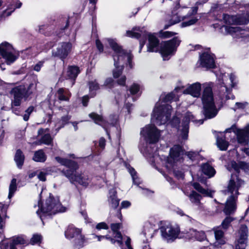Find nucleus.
Masks as SVG:
<instances>
[{
    "label": "nucleus",
    "instance_id": "nucleus-34",
    "mask_svg": "<svg viewBox=\"0 0 249 249\" xmlns=\"http://www.w3.org/2000/svg\"><path fill=\"white\" fill-rule=\"evenodd\" d=\"M8 205L0 202V229H2L5 223V219L7 217L6 212Z\"/></svg>",
    "mask_w": 249,
    "mask_h": 249
},
{
    "label": "nucleus",
    "instance_id": "nucleus-60",
    "mask_svg": "<svg viewBox=\"0 0 249 249\" xmlns=\"http://www.w3.org/2000/svg\"><path fill=\"white\" fill-rule=\"evenodd\" d=\"M140 89V87L138 85L134 84L130 88L129 90L132 94H136Z\"/></svg>",
    "mask_w": 249,
    "mask_h": 249
},
{
    "label": "nucleus",
    "instance_id": "nucleus-46",
    "mask_svg": "<svg viewBox=\"0 0 249 249\" xmlns=\"http://www.w3.org/2000/svg\"><path fill=\"white\" fill-rule=\"evenodd\" d=\"M161 3H165L168 5L174 6L173 9L172 11H173L174 12H175L176 10L180 8L179 2L178 0L176 2H173L172 0H161Z\"/></svg>",
    "mask_w": 249,
    "mask_h": 249
},
{
    "label": "nucleus",
    "instance_id": "nucleus-35",
    "mask_svg": "<svg viewBox=\"0 0 249 249\" xmlns=\"http://www.w3.org/2000/svg\"><path fill=\"white\" fill-rule=\"evenodd\" d=\"M27 242L22 236H14L10 239V249H16L15 246L18 245H24Z\"/></svg>",
    "mask_w": 249,
    "mask_h": 249
},
{
    "label": "nucleus",
    "instance_id": "nucleus-57",
    "mask_svg": "<svg viewBox=\"0 0 249 249\" xmlns=\"http://www.w3.org/2000/svg\"><path fill=\"white\" fill-rule=\"evenodd\" d=\"M114 84L115 83L112 78H108L105 80L104 86L111 89L113 87Z\"/></svg>",
    "mask_w": 249,
    "mask_h": 249
},
{
    "label": "nucleus",
    "instance_id": "nucleus-43",
    "mask_svg": "<svg viewBox=\"0 0 249 249\" xmlns=\"http://www.w3.org/2000/svg\"><path fill=\"white\" fill-rule=\"evenodd\" d=\"M17 190V180L15 178L12 179L9 188L8 198L10 199Z\"/></svg>",
    "mask_w": 249,
    "mask_h": 249
},
{
    "label": "nucleus",
    "instance_id": "nucleus-8",
    "mask_svg": "<svg viewBox=\"0 0 249 249\" xmlns=\"http://www.w3.org/2000/svg\"><path fill=\"white\" fill-rule=\"evenodd\" d=\"M197 11L196 7H193L190 9L186 15L180 17L177 13L172 11V14L169 19L166 20V23L164 25V29H166L170 26L177 24L181 20L187 19L181 23V27H185L194 24L197 21V18L195 17Z\"/></svg>",
    "mask_w": 249,
    "mask_h": 249
},
{
    "label": "nucleus",
    "instance_id": "nucleus-29",
    "mask_svg": "<svg viewBox=\"0 0 249 249\" xmlns=\"http://www.w3.org/2000/svg\"><path fill=\"white\" fill-rule=\"evenodd\" d=\"M73 246L77 249L83 248L88 243V238L82 234V231L73 240Z\"/></svg>",
    "mask_w": 249,
    "mask_h": 249
},
{
    "label": "nucleus",
    "instance_id": "nucleus-55",
    "mask_svg": "<svg viewBox=\"0 0 249 249\" xmlns=\"http://www.w3.org/2000/svg\"><path fill=\"white\" fill-rule=\"evenodd\" d=\"M92 237H93V238H97L98 239V241H100L102 239L106 238V239L109 240V241H110V242L112 244H115V239L114 238L110 237H109L108 236H102V235H99L98 236V235H96L93 234L92 235Z\"/></svg>",
    "mask_w": 249,
    "mask_h": 249
},
{
    "label": "nucleus",
    "instance_id": "nucleus-37",
    "mask_svg": "<svg viewBox=\"0 0 249 249\" xmlns=\"http://www.w3.org/2000/svg\"><path fill=\"white\" fill-rule=\"evenodd\" d=\"M25 159V156L23 152L20 150L18 149L16 152L14 160L18 168H21Z\"/></svg>",
    "mask_w": 249,
    "mask_h": 249
},
{
    "label": "nucleus",
    "instance_id": "nucleus-5",
    "mask_svg": "<svg viewBox=\"0 0 249 249\" xmlns=\"http://www.w3.org/2000/svg\"><path fill=\"white\" fill-rule=\"evenodd\" d=\"M55 160L58 162L69 168L68 169L63 170L62 173L71 183H77L84 187L88 186L90 182V178L87 175L80 174L76 172L78 166L76 162L59 157H55Z\"/></svg>",
    "mask_w": 249,
    "mask_h": 249
},
{
    "label": "nucleus",
    "instance_id": "nucleus-63",
    "mask_svg": "<svg viewBox=\"0 0 249 249\" xmlns=\"http://www.w3.org/2000/svg\"><path fill=\"white\" fill-rule=\"evenodd\" d=\"M126 81V77L124 75L121 76L117 80V83L121 86H125Z\"/></svg>",
    "mask_w": 249,
    "mask_h": 249
},
{
    "label": "nucleus",
    "instance_id": "nucleus-24",
    "mask_svg": "<svg viewBox=\"0 0 249 249\" xmlns=\"http://www.w3.org/2000/svg\"><path fill=\"white\" fill-rule=\"evenodd\" d=\"M201 84L198 82L190 85L186 89L183 91L184 94H189L195 97H198L200 95Z\"/></svg>",
    "mask_w": 249,
    "mask_h": 249
},
{
    "label": "nucleus",
    "instance_id": "nucleus-20",
    "mask_svg": "<svg viewBox=\"0 0 249 249\" xmlns=\"http://www.w3.org/2000/svg\"><path fill=\"white\" fill-rule=\"evenodd\" d=\"M72 49V45L69 42H62L57 48L56 51L53 53L54 56H58L60 59L63 60L70 53Z\"/></svg>",
    "mask_w": 249,
    "mask_h": 249
},
{
    "label": "nucleus",
    "instance_id": "nucleus-59",
    "mask_svg": "<svg viewBox=\"0 0 249 249\" xmlns=\"http://www.w3.org/2000/svg\"><path fill=\"white\" fill-rule=\"evenodd\" d=\"M21 5H22L21 2H20V1H18L17 2V3H16V6H15V8L13 10L11 11H9L8 10H5L3 13V16L4 17L10 16L12 12L14 11L15 8H20L21 6Z\"/></svg>",
    "mask_w": 249,
    "mask_h": 249
},
{
    "label": "nucleus",
    "instance_id": "nucleus-61",
    "mask_svg": "<svg viewBox=\"0 0 249 249\" xmlns=\"http://www.w3.org/2000/svg\"><path fill=\"white\" fill-rule=\"evenodd\" d=\"M96 228L98 230L101 229L107 230L108 226L105 222H100L96 225Z\"/></svg>",
    "mask_w": 249,
    "mask_h": 249
},
{
    "label": "nucleus",
    "instance_id": "nucleus-64",
    "mask_svg": "<svg viewBox=\"0 0 249 249\" xmlns=\"http://www.w3.org/2000/svg\"><path fill=\"white\" fill-rule=\"evenodd\" d=\"M96 45L100 52H102L103 51V45L99 40L97 39L96 40Z\"/></svg>",
    "mask_w": 249,
    "mask_h": 249
},
{
    "label": "nucleus",
    "instance_id": "nucleus-62",
    "mask_svg": "<svg viewBox=\"0 0 249 249\" xmlns=\"http://www.w3.org/2000/svg\"><path fill=\"white\" fill-rule=\"evenodd\" d=\"M174 174L175 176L179 179H182L184 178V175L182 171L179 170H175L174 171Z\"/></svg>",
    "mask_w": 249,
    "mask_h": 249
},
{
    "label": "nucleus",
    "instance_id": "nucleus-48",
    "mask_svg": "<svg viewBox=\"0 0 249 249\" xmlns=\"http://www.w3.org/2000/svg\"><path fill=\"white\" fill-rule=\"evenodd\" d=\"M233 218L232 217H226L221 223V228L226 230L230 227L231 223L233 220Z\"/></svg>",
    "mask_w": 249,
    "mask_h": 249
},
{
    "label": "nucleus",
    "instance_id": "nucleus-56",
    "mask_svg": "<svg viewBox=\"0 0 249 249\" xmlns=\"http://www.w3.org/2000/svg\"><path fill=\"white\" fill-rule=\"evenodd\" d=\"M44 62L43 61H40L36 64L32 65L31 69L37 72H39L40 71L41 68L43 67Z\"/></svg>",
    "mask_w": 249,
    "mask_h": 249
},
{
    "label": "nucleus",
    "instance_id": "nucleus-11",
    "mask_svg": "<svg viewBox=\"0 0 249 249\" xmlns=\"http://www.w3.org/2000/svg\"><path fill=\"white\" fill-rule=\"evenodd\" d=\"M194 116L192 115L190 112H187L184 115L183 119L182 122V125L180 128L179 124L180 123V120L177 117H174L171 121V124L172 126L178 128L181 132V138L184 140H186L188 138V134L189 132V124L190 121L193 122H198L200 124H202L203 123V120H199L198 121L195 120Z\"/></svg>",
    "mask_w": 249,
    "mask_h": 249
},
{
    "label": "nucleus",
    "instance_id": "nucleus-6",
    "mask_svg": "<svg viewBox=\"0 0 249 249\" xmlns=\"http://www.w3.org/2000/svg\"><path fill=\"white\" fill-rule=\"evenodd\" d=\"M203 91L201 100L203 106V113L206 119L214 117L218 112L215 106L213 93L212 91L213 83H205L203 85Z\"/></svg>",
    "mask_w": 249,
    "mask_h": 249
},
{
    "label": "nucleus",
    "instance_id": "nucleus-32",
    "mask_svg": "<svg viewBox=\"0 0 249 249\" xmlns=\"http://www.w3.org/2000/svg\"><path fill=\"white\" fill-rule=\"evenodd\" d=\"M224 135L223 133L220 132L216 136V144L220 150L223 151L226 150L229 146V143L225 140Z\"/></svg>",
    "mask_w": 249,
    "mask_h": 249
},
{
    "label": "nucleus",
    "instance_id": "nucleus-53",
    "mask_svg": "<svg viewBox=\"0 0 249 249\" xmlns=\"http://www.w3.org/2000/svg\"><path fill=\"white\" fill-rule=\"evenodd\" d=\"M34 107L30 106L25 110V114L23 116V119L25 121H27L29 120V117L34 111Z\"/></svg>",
    "mask_w": 249,
    "mask_h": 249
},
{
    "label": "nucleus",
    "instance_id": "nucleus-3",
    "mask_svg": "<svg viewBox=\"0 0 249 249\" xmlns=\"http://www.w3.org/2000/svg\"><path fill=\"white\" fill-rule=\"evenodd\" d=\"M110 47L112 49L114 53L112 55L114 60V65L115 67L113 71L114 78H119L122 74L124 69V64L127 62L130 68H132V56L130 53L123 50L114 40L107 39Z\"/></svg>",
    "mask_w": 249,
    "mask_h": 249
},
{
    "label": "nucleus",
    "instance_id": "nucleus-17",
    "mask_svg": "<svg viewBox=\"0 0 249 249\" xmlns=\"http://www.w3.org/2000/svg\"><path fill=\"white\" fill-rule=\"evenodd\" d=\"M126 35L128 37H134L140 39V46L139 53H141L147 37V33L144 29L140 27L134 28L131 31H127L126 33Z\"/></svg>",
    "mask_w": 249,
    "mask_h": 249
},
{
    "label": "nucleus",
    "instance_id": "nucleus-30",
    "mask_svg": "<svg viewBox=\"0 0 249 249\" xmlns=\"http://www.w3.org/2000/svg\"><path fill=\"white\" fill-rule=\"evenodd\" d=\"M89 116L94 120L96 124L101 125L104 128L107 135L108 136L109 139H110V135L108 130V126H107V123L104 120L103 117L95 113H91L89 114Z\"/></svg>",
    "mask_w": 249,
    "mask_h": 249
},
{
    "label": "nucleus",
    "instance_id": "nucleus-50",
    "mask_svg": "<svg viewBox=\"0 0 249 249\" xmlns=\"http://www.w3.org/2000/svg\"><path fill=\"white\" fill-rule=\"evenodd\" d=\"M42 237L40 234H35L30 240V244L32 245L39 244L41 243Z\"/></svg>",
    "mask_w": 249,
    "mask_h": 249
},
{
    "label": "nucleus",
    "instance_id": "nucleus-33",
    "mask_svg": "<svg viewBox=\"0 0 249 249\" xmlns=\"http://www.w3.org/2000/svg\"><path fill=\"white\" fill-rule=\"evenodd\" d=\"M182 152V148L179 145H175L170 151V156L174 161H178L180 159L181 153Z\"/></svg>",
    "mask_w": 249,
    "mask_h": 249
},
{
    "label": "nucleus",
    "instance_id": "nucleus-23",
    "mask_svg": "<svg viewBox=\"0 0 249 249\" xmlns=\"http://www.w3.org/2000/svg\"><path fill=\"white\" fill-rule=\"evenodd\" d=\"M226 167L229 171H231V169H233L237 173L239 172L240 169H242L246 172L249 171V164L244 161H239L237 163L235 161H231Z\"/></svg>",
    "mask_w": 249,
    "mask_h": 249
},
{
    "label": "nucleus",
    "instance_id": "nucleus-7",
    "mask_svg": "<svg viewBox=\"0 0 249 249\" xmlns=\"http://www.w3.org/2000/svg\"><path fill=\"white\" fill-rule=\"evenodd\" d=\"M38 205L39 210L36 211V213L42 221L47 215L54 214L58 212L65 211V208L61 205L58 199L54 198L51 196L46 200L44 204H41L39 200Z\"/></svg>",
    "mask_w": 249,
    "mask_h": 249
},
{
    "label": "nucleus",
    "instance_id": "nucleus-44",
    "mask_svg": "<svg viewBox=\"0 0 249 249\" xmlns=\"http://www.w3.org/2000/svg\"><path fill=\"white\" fill-rule=\"evenodd\" d=\"M248 233V229L247 226L245 225H241L239 231V239L247 240Z\"/></svg>",
    "mask_w": 249,
    "mask_h": 249
},
{
    "label": "nucleus",
    "instance_id": "nucleus-28",
    "mask_svg": "<svg viewBox=\"0 0 249 249\" xmlns=\"http://www.w3.org/2000/svg\"><path fill=\"white\" fill-rule=\"evenodd\" d=\"M108 202L110 207L113 209H116L119 206L120 200L117 198V192L115 189L109 191Z\"/></svg>",
    "mask_w": 249,
    "mask_h": 249
},
{
    "label": "nucleus",
    "instance_id": "nucleus-27",
    "mask_svg": "<svg viewBox=\"0 0 249 249\" xmlns=\"http://www.w3.org/2000/svg\"><path fill=\"white\" fill-rule=\"evenodd\" d=\"M148 44L147 46V51L150 52H157L159 50V41L158 38L153 35H148Z\"/></svg>",
    "mask_w": 249,
    "mask_h": 249
},
{
    "label": "nucleus",
    "instance_id": "nucleus-14",
    "mask_svg": "<svg viewBox=\"0 0 249 249\" xmlns=\"http://www.w3.org/2000/svg\"><path fill=\"white\" fill-rule=\"evenodd\" d=\"M162 238L167 242H172L178 238L180 231L178 227H174L170 224L165 225L160 228Z\"/></svg>",
    "mask_w": 249,
    "mask_h": 249
},
{
    "label": "nucleus",
    "instance_id": "nucleus-51",
    "mask_svg": "<svg viewBox=\"0 0 249 249\" xmlns=\"http://www.w3.org/2000/svg\"><path fill=\"white\" fill-rule=\"evenodd\" d=\"M70 119L71 116L68 115L62 117L61 120L59 121L60 125L56 129L57 131H58L61 128L64 127L65 124H68Z\"/></svg>",
    "mask_w": 249,
    "mask_h": 249
},
{
    "label": "nucleus",
    "instance_id": "nucleus-19",
    "mask_svg": "<svg viewBox=\"0 0 249 249\" xmlns=\"http://www.w3.org/2000/svg\"><path fill=\"white\" fill-rule=\"evenodd\" d=\"M223 19L224 22L229 25L232 24H247L249 22V19L246 18V16H231L223 14Z\"/></svg>",
    "mask_w": 249,
    "mask_h": 249
},
{
    "label": "nucleus",
    "instance_id": "nucleus-36",
    "mask_svg": "<svg viewBox=\"0 0 249 249\" xmlns=\"http://www.w3.org/2000/svg\"><path fill=\"white\" fill-rule=\"evenodd\" d=\"M80 72L79 68L76 66H70L68 68L66 77L67 79L75 80Z\"/></svg>",
    "mask_w": 249,
    "mask_h": 249
},
{
    "label": "nucleus",
    "instance_id": "nucleus-58",
    "mask_svg": "<svg viewBox=\"0 0 249 249\" xmlns=\"http://www.w3.org/2000/svg\"><path fill=\"white\" fill-rule=\"evenodd\" d=\"M185 155L189 158L191 160H194L195 158L198 156V153L194 151H189L185 153Z\"/></svg>",
    "mask_w": 249,
    "mask_h": 249
},
{
    "label": "nucleus",
    "instance_id": "nucleus-12",
    "mask_svg": "<svg viewBox=\"0 0 249 249\" xmlns=\"http://www.w3.org/2000/svg\"><path fill=\"white\" fill-rule=\"evenodd\" d=\"M18 57V55L10 44L5 42L0 44V67L2 69H5L2 68V65H4L2 58L8 65H10L14 63Z\"/></svg>",
    "mask_w": 249,
    "mask_h": 249
},
{
    "label": "nucleus",
    "instance_id": "nucleus-18",
    "mask_svg": "<svg viewBox=\"0 0 249 249\" xmlns=\"http://www.w3.org/2000/svg\"><path fill=\"white\" fill-rule=\"evenodd\" d=\"M220 32L224 35H230L234 38H242L245 36V31L239 27L224 25L220 28Z\"/></svg>",
    "mask_w": 249,
    "mask_h": 249
},
{
    "label": "nucleus",
    "instance_id": "nucleus-42",
    "mask_svg": "<svg viewBox=\"0 0 249 249\" xmlns=\"http://www.w3.org/2000/svg\"><path fill=\"white\" fill-rule=\"evenodd\" d=\"M89 85L90 97H93L96 94L94 91L99 89V85L95 80L89 82Z\"/></svg>",
    "mask_w": 249,
    "mask_h": 249
},
{
    "label": "nucleus",
    "instance_id": "nucleus-21",
    "mask_svg": "<svg viewBox=\"0 0 249 249\" xmlns=\"http://www.w3.org/2000/svg\"><path fill=\"white\" fill-rule=\"evenodd\" d=\"M199 61L200 65L207 69L214 68L215 66L214 55L205 52L200 55Z\"/></svg>",
    "mask_w": 249,
    "mask_h": 249
},
{
    "label": "nucleus",
    "instance_id": "nucleus-54",
    "mask_svg": "<svg viewBox=\"0 0 249 249\" xmlns=\"http://www.w3.org/2000/svg\"><path fill=\"white\" fill-rule=\"evenodd\" d=\"M176 34V33L172 32H169V31H161L160 32V36L161 37L164 38H169Z\"/></svg>",
    "mask_w": 249,
    "mask_h": 249
},
{
    "label": "nucleus",
    "instance_id": "nucleus-26",
    "mask_svg": "<svg viewBox=\"0 0 249 249\" xmlns=\"http://www.w3.org/2000/svg\"><path fill=\"white\" fill-rule=\"evenodd\" d=\"M82 231L81 229L77 228L73 225H69L65 231V236L69 240L74 239Z\"/></svg>",
    "mask_w": 249,
    "mask_h": 249
},
{
    "label": "nucleus",
    "instance_id": "nucleus-10",
    "mask_svg": "<svg viewBox=\"0 0 249 249\" xmlns=\"http://www.w3.org/2000/svg\"><path fill=\"white\" fill-rule=\"evenodd\" d=\"M219 82V95L222 100H226L230 99H234V96L231 93V89L228 88V84L230 85L231 87H234L236 82L235 76L233 74L231 73L228 79L225 74H221L219 76L216 74Z\"/></svg>",
    "mask_w": 249,
    "mask_h": 249
},
{
    "label": "nucleus",
    "instance_id": "nucleus-41",
    "mask_svg": "<svg viewBox=\"0 0 249 249\" xmlns=\"http://www.w3.org/2000/svg\"><path fill=\"white\" fill-rule=\"evenodd\" d=\"M193 186L195 189H196L199 193L204 195L206 196H210L211 197H213V195L214 193L213 191L206 190L203 188L198 183H194L193 184Z\"/></svg>",
    "mask_w": 249,
    "mask_h": 249
},
{
    "label": "nucleus",
    "instance_id": "nucleus-9",
    "mask_svg": "<svg viewBox=\"0 0 249 249\" xmlns=\"http://www.w3.org/2000/svg\"><path fill=\"white\" fill-rule=\"evenodd\" d=\"M33 86V84H30L28 87L20 85L12 88L9 95L12 106H20L23 100H27L33 92L32 90Z\"/></svg>",
    "mask_w": 249,
    "mask_h": 249
},
{
    "label": "nucleus",
    "instance_id": "nucleus-13",
    "mask_svg": "<svg viewBox=\"0 0 249 249\" xmlns=\"http://www.w3.org/2000/svg\"><path fill=\"white\" fill-rule=\"evenodd\" d=\"M110 228L113 232L114 239L121 249H133L131 245V239L127 236H123L119 230L122 228L120 223H112Z\"/></svg>",
    "mask_w": 249,
    "mask_h": 249
},
{
    "label": "nucleus",
    "instance_id": "nucleus-25",
    "mask_svg": "<svg viewBox=\"0 0 249 249\" xmlns=\"http://www.w3.org/2000/svg\"><path fill=\"white\" fill-rule=\"evenodd\" d=\"M186 237L190 239L199 241L204 240L206 238L205 233L203 231H197L195 229H190L186 233Z\"/></svg>",
    "mask_w": 249,
    "mask_h": 249
},
{
    "label": "nucleus",
    "instance_id": "nucleus-22",
    "mask_svg": "<svg viewBox=\"0 0 249 249\" xmlns=\"http://www.w3.org/2000/svg\"><path fill=\"white\" fill-rule=\"evenodd\" d=\"M48 129L40 128L38 130V135H41L40 138L36 142V144L41 145L44 144L46 145H51L53 142V138L51 135L48 133H46Z\"/></svg>",
    "mask_w": 249,
    "mask_h": 249
},
{
    "label": "nucleus",
    "instance_id": "nucleus-1",
    "mask_svg": "<svg viewBox=\"0 0 249 249\" xmlns=\"http://www.w3.org/2000/svg\"><path fill=\"white\" fill-rule=\"evenodd\" d=\"M141 135L143 137L146 143L145 146L141 144L139 148L149 162L153 164L158 158L157 147L154 144L159 140L160 131L154 125L148 124L142 129Z\"/></svg>",
    "mask_w": 249,
    "mask_h": 249
},
{
    "label": "nucleus",
    "instance_id": "nucleus-16",
    "mask_svg": "<svg viewBox=\"0 0 249 249\" xmlns=\"http://www.w3.org/2000/svg\"><path fill=\"white\" fill-rule=\"evenodd\" d=\"M233 132L237 136L238 142L241 144L246 145L249 142V124L247 125L243 129H237L235 125L231 128L226 129L225 132Z\"/></svg>",
    "mask_w": 249,
    "mask_h": 249
},
{
    "label": "nucleus",
    "instance_id": "nucleus-47",
    "mask_svg": "<svg viewBox=\"0 0 249 249\" xmlns=\"http://www.w3.org/2000/svg\"><path fill=\"white\" fill-rule=\"evenodd\" d=\"M128 170L132 177L133 183L136 185L140 184V179L137 177L136 172L134 169L132 167H128Z\"/></svg>",
    "mask_w": 249,
    "mask_h": 249
},
{
    "label": "nucleus",
    "instance_id": "nucleus-52",
    "mask_svg": "<svg viewBox=\"0 0 249 249\" xmlns=\"http://www.w3.org/2000/svg\"><path fill=\"white\" fill-rule=\"evenodd\" d=\"M247 243V240L239 238L235 244V249H245Z\"/></svg>",
    "mask_w": 249,
    "mask_h": 249
},
{
    "label": "nucleus",
    "instance_id": "nucleus-15",
    "mask_svg": "<svg viewBox=\"0 0 249 249\" xmlns=\"http://www.w3.org/2000/svg\"><path fill=\"white\" fill-rule=\"evenodd\" d=\"M180 40L178 37H174L172 39L162 42L160 46V53L165 60L166 57L172 54L176 51L177 47L179 46Z\"/></svg>",
    "mask_w": 249,
    "mask_h": 249
},
{
    "label": "nucleus",
    "instance_id": "nucleus-2",
    "mask_svg": "<svg viewBox=\"0 0 249 249\" xmlns=\"http://www.w3.org/2000/svg\"><path fill=\"white\" fill-rule=\"evenodd\" d=\"M184 88L183 86H178L176 88L174 91L167 94L161 102L156 103L155 107L152 114L151 120L155 124L160 125L165 124L170 119L172 107L166 103L172 100L177 101L178 96L175 94L179 90Z\"/></svg>",
    "mask_w": 249,
    "mask_h": 249
},
{
    "label": "nucleus",
    "instance_id": "nucleus-40",
    "mask_svg": "<svg viewBox=\"0 0 249 249\" xmlns=\"http://www.w3.org/2000/svg\"><path fill=\"white\" fill-rule=\"evenodd\" d=\"M58 98L61 101H68L71 94L69 90H65L64 89L60 88L57 91Z\"/></svg>",
    "mask_w": 249,
    "mask_h": 249
},
{
    "label": "nucleus",
    "instance_id": "nucleus-31",
    "mask_svg": "<svg viewBox=\"0 0 249 249\" xmlns=\"http://www.w3.org/2000/svg\"><path fill=\"white\" fill-rule=\"evenodd\" d=\"M213 231L216 240L215 244H217V245L224 244L226 241L224 236V231L221 230V227L215 228Z\"/></svg>",
    "mask_w": 249,
    "mask_h": 249
},
{
    "label": "nucleus",
    "instance_id": "nucleus-49",
    "mask_svg": "<svg viewBox=\"0 0 249 249\" xmlns=\"http://www.w3.org/2000/svg\"><path fill=\"white\" fill-rule=\"evenodd\" d=\"M153 231V230L151 228V225L146 224L143 227V230L142 231V234L145 237L147 236H151V232Z\"/></svg>",
    "mask_w": 249,
    "mask_h": 249
},
{
    "label": "nucleus",
    "instance_id": "nucleus-39",
    "mask_svg": "<svg viewBox=\"0 0 249 249\" xmlns=\"http://www.w3.org/2000/svg\"><path fill=\"white\" fill-rule=\"evenodd\" d=\"M47 159V156L42 149L36 151L33 157V160L36 162H44Z\"/></svg>",
    "mask_w": 249,
    "mask_h": 249
},
{
    "label": "nucleus",
    "instance_id": "nucleus-38",
    "mask_svg": "<svg viewBox=\"0 0 249 249\" xmlns=\"http://www.w3.org/2000/svg\"><path fill=\"white\" fill-rule=\"evenodd\" d=\"M201 169L202 172L209 178L213 177L216 173L215 169L208 163L202 164Z\"/></svg>",
    "mask_w": 249,
    "mask_h": 249
},
{
    "label": "nucleus",
    "instance_id": "nucleus-4",
    "mask_svg": "<svg viewBox=\"0 0 249 249\" xmlns=\"http://www.w3.org/2000/svg\"><path fill=\"white\" fill-rule=\"evenodd\" d=\"M244 183V181L240 179L238 177L231 175L227 189L224 191L225 194L229 196L223 210L224 213L226 215L231 214L235 211L236 209V201L238 196L239 195L238 190Z\"/></svg>",
    "mask_w": 249,
    "mask_h": 249
},
{
    "label": "nucleus",
    "instance_id": "nucleus-45",
    "mask_svg": "<svg viewBox=\"0 0 249 249\" xmlns=\"http://www.w3.org/2000/svg\"><path fill=\"white\" fill-rule=\"evenodd\" d=\"M189 198L192 203L198 205L201 196L195 191H192L189 195Z\"/></svg>",
    "mask_w": 249,
    "mask_h": 249
}]
</instances>
